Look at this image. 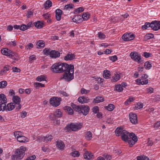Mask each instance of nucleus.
<instances>
[{
    "mask_svg": "<svg viewBox=\"0 0 160 160\" xmlns=\"http://www.w3.org/2000/svg\"><path fill=\"white\" fill-rule=\"evenodd\" d=\"M152 29L157 31L160 29V21H153L151 22Z\"/></svg>",
    "mask_w": 160,
    "mask_h": 160,
    "instance_id": "nucleus-13",
    "label": "nucleus"
},
{
    "mask_svg": "<svg viewBox=\"0 0 160 160\" xmlns=\"http://www.w3.org/2000/svg\"><path fill=\"white\" fill-rule=\"evenodd\" d=\"M27 29V25L24 24H22L20 26V30L21 31H24Z\"/></svg>",
    "mask_w": 160,
    "mask_h": 160,
    "instance_id": "nucleus-57",
    "label": "nucleus"
},
{
    "mask_svg": "<svg viewBox=\"0 0 160 160\" xmlns=\"http://www.w3.org/2000/svg\"><path fill=\"white\" fill-rule=\"evenodd\" d=\"M136 82L137 83H139L142 85L147 84L148 83V79L141 78V79H137L136 80Z\"/></svg>",
    "mask_w": 160,
    "mask_h": 160,
    "instance_id": "nucleus-20",
    "label": "nucleus"
},
{
    "mask_svg": "<svg viewBox=\"0 0 160 160\" xmlns=\"http://www.w3.org/2000/svg\"><path fill=\"white\" fill-rule=\"evenodd\" d=\"M144 66L147 69H150L152 67L151 62L149 61H147L144 64Z\"/></svg>",
    "mask_w": 160,
    "mask_h": 160,
    "instance_id": "nucleus-44",
    "label": "nucleus"
},
{
    "mask_svg": "<svg viewBox=\"0 0 160 160\" xmlns=\"http://www.w3.org/2000/svg\"><path fill=\"white\" fill-rule=\"evenodd\" d=\"M137 160H149V159L146 156H140L137 157Z\"/></svg>",
    "mask_w": 160,
    "mask_h": 160,
    "instance_id": "nucleus-47",
    "label": "nucleus"
},
{
    "mask_svg": "<svg viewBox=\"0 0 160 160\" xmlns=\"http://www.w3.org/2000/svg\"><path fill=\"white\" fill-rule=\"evenodd\" d=\"M115 88L116 91L118 92H121L123 90V88L122 87L121 85L120 84H118L115 86Z\"/></svg>",
    "mask_w": 160,
    "mask_h": 160,
    "instance_id": "nucleus-45",
    "label": "nucleus"
},
{
    "mask_svg": "<svg viewBox=\"0 0 160 160\" xmlns=\"http://www.w3.org/2000/svg\"><path fill=\"white\" fill-rule=\"evenodd\" d=\"M93 156L91 153L89 152L88 151L85 152L84 155V158L87 159H91Z\"/></svg>",
    "mask_w": 160,
    "mask_h": 160,
    "instance_id": "nucleus-27",
    "label": "nucleus"
},
{
    "mask_svg": "<svg viewBox=\"0 0 160 160\" xmlns=\"http://www.w3.org/2000/svg\"><path fill=\"white\" fill-rule=\"evenodd\" d=\"M8 44L10 46L15 47L16 45V42L15 41H10L8 42Z\"/></svg>",
    "mask_w": 160,
    "mask_h": 160,
    "instance_id": "nucleus-60",
    "label": "nucleus"
},
{
    "mask_svg": "<svg viewBox=\"0 0 160 160\" xmlns=\"http://www.w3.org/2000/svg\"><path fill=\"white\" fill-rule=\"evenodd\" d=\"M1 52L2 54L8 57L12 52L7 48H3L1 49Z\"/></svg>",
    "mask_w": 160,
    "mask_h": 160,
    "instance_id": "nucleus-18",
    "label": "nucleus"
},
{
    "mask_svg": "<svg viewBox=\"0 0 160 160\" xmlns=\"http://www.w3.org/2000/svg\"><path fill=\"white\" fill-rule=\"evenodd\" d=\"M73 22H75L77 23H79L82 21V18L81 15H75L74 17L72 19Z\"/></svg>",
    "mask_w": 160,
    "mask_h": 160,
    "instance_id": "nucleus-16",
    "label": "nucleus"
},
{
    "mask_svg": "<svg viewBox=\"0 0 160 160\" xmlns=\"http://www.w3.org/2000/svg\"><path fill=\"white\" fill-rule=\"evenodd\" d=\"M55 17L56 20L58 21H59L61 20V15L62 13V11L59 9H57L55 12Z\"/></svg>",
    "mask_w": 160,
    "mask_h": 160,
    "instance_id": "nucleus-17",
    "label": "nucleus"
},
{
    "mask_svg": "<svg viewBox=\"0 0 160 160\" xmlns=\"http://www.w3.org/2000/svg\"><path fill=\"white\" fill-rule=\"evenodd\" d=\"M36 60V56L34 55H32L30 56L29 58V61L30 62H32L33 61H34Z\"/></svg>",
    "mask_w": 160,
    "mask_h": 160,
    "instance_id": "nucleus-58",
    "label": "nucleus"
},
{
    "mask_svg": "<svg viewBox=\"0 0 160 160\" xmlns=\"http://www.w3.org/2000/svg\"><path fill=\"white\" fill-rule=\"evenodd\" d=\"M56 146L57 147L60 149H62L64 147V143L61 141H57L56 142Z\"/></svg>",
    "mask_w": 160,
    "mask_h": 160,
    "instance_id": "nucleus-32",
    "label": "nucleus"
},
{
    "mask_svg": "<svg viewBox=\"0 0 160 160\" xmlns=\"http://www.w3.org/2000/svg\"><path fill=\"white\" fill-rule=\"evenodd\" d=\"M134 99L132 97H130L124 102V104L126 106L129 105L131 102L134 100Z\"/></svg>",
    "mask_w": 160,
    "mask_h": 160,
    "instance_id": "nucleus-42",
    "label": "nucleus"
},
{
    "mask_svg": "<svg viewBox=\"0 0 160 160\" xmlns=\"http://www.w3.org/2000/svg\"><path fill=\"white\" fill-rule=\"evenodd\" d=\"M37 48L41 49L43 48L45 46L44 42L42 40H39L37 43Z\"/></svg>",
    "mask_w": 160,
    "mask_h": 160,
    "instance_id": "nucleus-26",
    "label": "nucleus"
},
{
    "mask_svg": "<svg viewBox=\"0 0 160 160\" xmlns=\"http://www.w3.org/2000/svg\"><path fill=\"white\" fill-rule=\"evenodd\" d=\"M26 137L22 135L20 137L17 139L18 141L20 142H26Z\"/></svg>",
    "mask_w": 160,
    "mask_h": 160,
    "instance_id": "nucleus-43",
    "label": "nucleus"
},
{
    "mask_svg": "<svg viewBox=\"0 0 160 160\" xmlns=\"http://www.w3.org/2000/svg\"><path fill=\"white\" fill-rule=\"evenodd\" d=\"M135 38L133 34L125 33L122 36V39L125 41H128L133 40Z\"/></svg>",
    "mask_w": 160,
    "mask_h": 160,
    "instance_id": "nucleus-12",
    "label": "nucleus"
},
{
    "mask_svg": "<svg viewBox=\"0 0 160 160\" xmlns=\"http://www.w3.org/2000/svg\"><path fill=\"white\" fill-rule=\"evenodd\" d=\"M92 110V112L95 113H98L99 111L98 107V106L94 107L93 108Z\"/></svg>",
    "mask_w": 160,
    "mask_h": 160,
    "instance_id": "nucleus-59",
    "label": "nucleus"
},
{
    "mask_svg": "<svg viewBox=\"0 0 160 160\" xmlns=\"http://www.w3.org/2000/svg\"><path fill=\"white\" fill-rule=\"evenodd\" d=\"M138 140H137V138H135V139H131V138H128V143L130 147H132V146L134 145L136 142H137Z\"/></svg>",
    "mask_w": 160,
    "mask_h": 160,
    "instance_id": "nucleus-30",
    "label": "nucleus"
},
{
    "mask_svg": "<svg viewBox=\"0 0 160 160\" xmlns=\"http://www.w3.org/2000/svg\"><path fill=\"white\" fill-rule=\"evenodd\" d=\"M120 78V76L118 74H115L112 77V82H115L119 80Z\"/></svg>",
    "mask_w": 160,
    "mask_h": 160,
    "instance_id": "nucleus-33",
    "label": "nucleus"
},
{
    "mask_svg": "<svg viewBox=\"0 0 160 160\" xmlns=\"http://www.w3.org/2000/svg\"><path fill=\"white\" fill-rule=\"evenodd\" d=\"M153 34L151 33H148L144 36V39L145 41H147L149 39L153 38Z\"/></svg>",
    "mask_w": 160,
    "mask_h": 160,
    "instance_id": "nucleus-35",
    "label": "nucleus"
},
{
    "mask_svg": "<svg viewBox=\"0 0 160 160\" xmlns=\"http://www.w3.org/2000/svg\"><path fill=\"white\" fill-rule=\"evenodd\" d=\"M129 138H131V139H135L136 138H137V140H138L137 137L135 135V134L133 133H129Z\"/></svg>",
    "mask_w": 160,
    "mask_h": 160,
    "instance_id": "nucleus-53",
    "label": "nucleus"
},
{
    "mask_svg": "<svg viewBox=\"0 0 160 160\" xmlns=\"http://www.w3.org/2000/svg\"><path fill=\"white\" fill-rule=\"evenodd\" d=\"M103 76L104 78L107 79L110 78L111 74L110 71L107 70H104L103 73Z\"/></svg>",
    "mask_w": 160,
    "mask_h": 160,
    "instance_id": "nucleus-24",
    "label": "nucleus"
},
{
    "mask_svg": "<svg viewBox=\"0 0 160 160\" xmlns=\"http://www.w3.org/2000/svg\"><path fill=\"white\" fill-rule=\"evenodd\" d=\"M12 71L14 72H19L21 71L20 69L16 67H14L12 68Z\"/></svg>",
    "mask_w": 160,
    "mask_h": 160,
    "instance_id": "nucleus-62",
    "label": "nucleus"
},
{
    "mask_svg": "<svg viewBox=\"0 0 160 160\" xmlns=\"http://www.w3.org/2000/svg\"><path fill=\"white\" fill-rule=\"evenodd\" d=\"M85 138L87 140H91L92 138V134L91 132L88 131L85 132Z\"/></svg>",
    "mask_w": 160,
    "mask_h": 160,
    "instance_id": "nucleus-25",
    "label": "nucleus"
},
{
    "mask_svg": "<svg viewBox=\"0 0 160 160\" xmlns=\"http://www.w3.org/2000/svg\"><path fill=\"white\" fill-rule=\"evenodd\" d=\"M9 58H11L12 59L17 61L19 59L18 57L16 55H15L14 53L13 52L11 53V54L10 55H9Z\"/></svg>",
    "mask_w": 160,
    "mask_h": 160,
    "instance_id": "nucleus-46",
    "label": "nucleus"
},
{
    "mask_svg": "<svg viewBox=\"0 0 160 160\" xmlns=\"http://www.w3.org/2000/svg\"><path fill=\"white\" fill-rule=\"evenodd\" d=\"M36 158L35 155H33L27 158L25 160H34Z\"/></svg>",
    "mask_w": 160,
    "mask_h": 160,
    "instance_id": "nucleus-64",
    "label": "nucleus"
},
{
    "mask_svg": "<svg viewBox=\"0 0 160 160\" xmlns=\"http://www.w3.org/2000/svg\"><path fill=\"white\" fill-rule=\"evenodd\" d=\"M34 85L35 87L37 88H42L44 87V84L40 82H35L34 83Z\"/></svg>",
    "mask_w": 160,
    "mask_h": 160,
    "instance_id": "nucleus-51",
    "label": "nucleus"
},
{
    "mask_svg": "<svg viewBox=\"0 0 160 160\" xmlns=\"http://www.w3.org/2000/svg\"><path fill=\"white\" fill-rule=\"evenodd\" d=\"M109 59L112 62H115L118 60V58L116 55H114L109 57Z\"/></svg>",
    "mask_w": 160,
    "mask_h": 160,
    "instance_id": "nucleus-55",
    "label": "nucleus"
},
{
    "mask_svg": "<svg viewBox=\"0 0 160 160\" xmlns=\"http://www.w3.org/2000/svg\"><path fill=\"white\" fill-rule=\"evenodd\" d=\"M7 103V99L5 95L3 93L0 94V111L5 110L6 104Z\"/></svg>",
    "mask_w": 160,
    "mask_h": 160,
    "instance_id": "nucleus-9",
    "label": "nucleus"
},
{
    "mask_svg": "<svg viewBox=\"0 0 160 160\" xmlns=\"http://www.w3.org/2000/svg\"><path fill=\"white\" fill-rule=\"evenodd\" d=\"M82 18L83 19V20H87L88 18H89L90 17V14H89L87 12H84L83 13V14L81 15Z\"/></svg>",
    "mask_w": 160,
    "mask_h": 160,
    "instance_id": "nucleus-36",
    "label": "nucleus"
},
{
    "mask_svg": "<svg viewBox=\"0 0 160 160\" xmlns=\"http://www.w3.org/2000/svg\"><path fill=\"white\" fill-rule=\"evenodd\" d=\"M26 150V148L24 146H21L20 148L17 149L15 151L16 154L12 156V160L22 159L24 155L25 151Z\"/></svg>",
    "mask_w": 160,
    "mask_h": 160,
    "instance_id": "nucleus-7",
    "label": "nucleus"
},
{
    "mask_svg": "<svg viewBox=\"0 0 160 160\" xmlns=\"http://www.w3.org/2000/svg\"><path fill=\"white\" fill-rule=\"evenodd\" d=\"M98 37L100 39L105 38L106 37L105 35L101 32H98Z\"/></svg>",
    "mask_w": 160,
    "mask_h": 160,
    "instance_id": "nucleus-54",
    "label": "nucleus"
},
{
    "mask_svg": "<svg viewBox=\"0 0 160 160\" xmlns=\"http://www.w3.org/2000/svg\"><path fill=\"white\" fill-rule=\"evenodd\" d=\"M69 66V65L66 63L57 62L52 65L51 70L54 73H62L64 72Z\"/></svg>",
    "mask_w": 160,
    "mask_h": 160,
    "instance_id": "nucleus-1",
    "label": "nucleus"
},
{
    "mask_svg": "<svg viewBox=\"0 0 160 160\" xmlns=\"http://www.w3.org/2000/svg\"><path fill=\"white\" fill-rule=\"evenodd\" d=\"M151 27L152 28L151 22V23L148 22H146L145 23L144 25L142 26V29L143 30H146L148 28Z\"/></svg>",
    "mask_w": 160,
    "mask_h": 160,
    "instance_id": "nucleus-37",
    "label": "nucleus"
},
{
    "mask_svg": "<svg viewBox=\"0 0 160 160\" xmlns=\"http://www.w3.org/2000/svg\"><path fill=\"white\" fill-rule=\"evenodd\" d=\"M71 106L73 109L79 113H82L84 115H87L89 111V108L87 105H77L76 104H72Z\"/></svg>",
    "mask_w": 160,
    "mask_h": 160,
    "instance_id": "nucleus-4",
    "label": "nucleus"
},
{
    "mask_svg": "<svg viewBox=\"0 0 160 160\" xmlns=\"http://www.w3.org/2000/svg\"><path fill=\"white\" fill-rule=\"evenodd\" d=\"M115 133L118 136H120L123 141L125 142L128 141L129 132L124 129L122 127L117 128L115 130Z\"/></svg>",
    "mask_w": 160,
    "mask_h": 160,
    "instance_id": "nucleus-3",
    "label": "nucleus"
},
{
    "mask_svg": "<svg viewBox=\"0 0 160 160\" xmlns=\"http://www.w3.org/2000/svg\"><path fill=\"white\" fill-rule=\"evenodd\" d=\"M74 7V6L72 4H68L65 6L63 9L64 10H69L70 9L73 8Z\"/></svg>",
    "mask_w": 160,
    "mask_h": 160,
    "instance_id": "nucleus-38",
    "label": "nucleus"
},
{
    "mask_svg": "<svg viewBox=\"0 0 160 160\" xmlns=\"http://www.w3.org/2000/svg\"><path fill=\"white\" fill-rule=\"evenodd\" d=\"M129 120L133 124H136L138 123V118L135 113L131 112L129 114Z\"/></svg>",
    "mask_w": 160,
    "mask_h": 160,
    "instance_id": "nucleus-11",
    "label": "nucleus"
},
{
    "mask_svg": "<svg viewBox=\"0 0 160 160\" xmlns=\"http://www.w3.org/2000/svg\"><path fill=\"white\" fill-rule=\"evenodd\" d=\"M50 52L49 49L48 48H45L43 50V52L44 54L46 55H48L50 56Z\"/></svg>",
    "mask_w": 160,
    "mask_h": 160,
    "instance_id": "nucleus-56",
    "label": "nucleus"
},
{
    "mask_svg": "<svg viewBox=\"0 0 160 160\" xmlns=\"http://www.w3.org/2000/svg\"><path fill=\"white\" fill-rule=\"evenodd\" d=\"M82 127V124L80 123H68L64 129L67 132H76L81 129Z\"/></svg>",
    "mask_w": 160,
    "mask_h": 160,
    "instance_id": "nucleus-5",
    "label": "nucleus"
},
{
    "mask_svg": "<svg viewBox=\"0 0 160 160\" xmlns=\"http://www.w3.org/2000/svg\"><path fill=\"white\" fill-rule=\"evenodd\" d=\"M114 108V105L112 104H109L108 106L105 107V109L110 111H112Z\"/></svg>",
    "mask_w": 160,
    "mask_h": 160,
    "instance_id": "nucleus-40",
    "label": "nucleus"
},
{
    "mask_svg": "<svg viewBox=\"0 0 160 160\" xmlns=\"http://www.w3.org/2000/svg\"><path fill=\"white\" fill-rule=\"evenodd\" d=\"M129 56L132 60L138 63L143 61L141 55L136 52H132L130 53Z\"/></svg>",
    "mask_w": 160,
    "mask_h": 160,
    "instance_id": "nucleus-8",
    "label": "nucleus"
},
{
    "mask_svg": "<svg viewBox=\"0 0 160 160\" xmlns=\"http://www.w3.org/2000/svg\"><path fill=\"white\" fill-rule=\"evenodd\" d=\"M52 138L53 136L51 135H47L45 137H44L43 138V141L46 142L48 141H51Z\"/></svg>",
    "mask_w": 160,
    "mask_h": 160,
    "instance_id": "nucleus-29",
    "label": "nucleus"
},
{
    "mask_svg": "<svg viewBox=\"0 0 160 160\" xmlns=\"http://www.w3.org/2000/svg\"><path fill=\"white\" fill-rule=\"evenodd\" d=\"M7 85V82L5 81L0 82V88H3Z\"/></svg>",
    "mask_w": 160,
    "mask_h": 160,
    "instance_id": "nucleus-52",
    "label": "nucleus"
},
{
    "mask_svg": "<svg viewBox=\"0 0 160 160\" xmlns=\"http://www.w3.org/2000/svg\"><path fill=\"white\" fill-rule=\"evenodd\" d=\"M78 102L81 103H87L90 102L89 98L86 96H82L78 98Z\"/></svg>",
    "mask_w": 160,
    "mask_h": 160,
    "instance_id": "nucleus-14",
    "label": "nucleus"
},
{
    "mask_svg": "<svg viewBox=\"0 0 160 160\" xmlns=\"http://www.w3.org/2000/svg\"><path fill=\"white\" fill-rule=\"evenodd\" d=\"M75 56L74 54L71 53L67 54V55L64 58V59L65 60H72L74 59Z\"/></svg>",
    "mask_w": 160,
    "mask_h": 160,
    "instance_id": "nucleus-23",
    "label": "nucleus"
},
{
    "mask_svg": "<svg viewBox=\"0 0 160 160\" xmlns=\"http://www.w3.org/2000/svg\"><path fill=\"white\" fill-rule=\"evenodd\" d=\"M12 101L14 103V104H19L21 102V99L20 98L17 96H14L12 98Z\"/></svg>",
    "mask_w": 160,
    "mask_h": 160,
    "instance_id": "nucleus-22",
    "label": "nucleus"
},
{
    "mask_svg": "<svg viewBox=\"0 0 160 160\" xmlns=\"http://www.w3.org/2000/svg\"><path fill=\"white\" fill-rule=\"evenodd\" d=\"M84 11V8L83 7H79L75 9L74 11V13L75 14L79 13Z\"/></svg>",
    "mask_w": 160,
    "mask_h": 160,
    "instance_id": "nucleus-49",
    "label": "nucleus"
},
{
    "mask_svg": "<svg viewBox=\"0 0 160 160\" xmlns=\"http://www.w3.org/2000/svg\"><path fill=\"white\" fill-rule=\"evenodd\" d=\"M62 116V112L59 109H57L54 112L53 114H51L49 116V118L54 121V125H59L60 124V120L58 119V118H60Z\"/></svg>",
    "mask_w": 160,
    "mask_h": 160,
    "instance_id": "nucleus-6",
    "label": "nucleus"
},
{
    "mask_svg": "<svg viewBox=\"0 0 160 160\" xmlns=\"http://www.w3.org/2000/svg\"><path fill=\"white\" fill-rule=\"evenodd\" d=\"M66 108L69 114L72 115L73 114V110L71 107H68Z\"/></svg>",
    "mask_w": 160,
    "mask_h": 160,
    "instance_id": "nucleus-61",
    "label": "nucleus"
},
{
    "mask_svg": "<svg viewBox=\"0 0 160 160\" xmlns=\"http://www.w3.org/2000/svg\"><path fill=\"white\" fill-rule=\"evenodd\" d=\"M52 5V3L50 0L46 1L44 4V6L46 9H47Z\"/></svg>",
    "mask_w": 160,
    "mask_h": 160,
    "instance_id": "nucleus-28",
    "label": "nucleus"
},
{
    "mask_svg": "<svg viewBox=\"0 0 160 160\" xmlns=\"http://www.w3.org/2000/svg\"><path fill=\"white\" fill-rule=\"evenodd\" d=\"M71 154L74 157H78L80 155L79 152L77 151H75L72 152L71 153Z\"/></svg>",
    "mask_w": 160,
    "mask_h": 160,
    "instance_id": "nucleus-50",
    "label": "nucleus"
},
{
    "mask_svg": "<svg viewBox=\"0 0 160 160\" xmlns=\"http://www.w3.org/2000/svg\"><path fill=\"white\" fill-rule=\"evenodd\" d=\"M27 115V112L25 111H23L20 113L21 117L22 118H25Z\"/></svg>",
    "mask_w": 160,
    "mask_h": 160,
    "instance_id": "nucleus-63",
    "label": "nucleus"
},
{
    "mask_svg": "<svg viewBox=\"0 0 160 160\" xmlns=\"http://www.w3.org/2000/svg\"><path fill=\"white\" fill-rule=\"evenodd\" d=\"M103 98L101 96H97L93 100L95 103H98L103 101Z\"/></svg>",
    "mask_w": 160,
    "mask_h": 160,
    "instance_id": "nucleus-31",
    "label": "nucleus"
},
{
    "mask_svg": "<svg viewBox=\"0 0 160 160\" xmlns=\"http://www.w3.org/2000/svg\"><path fill=\"white\" fill-rule=\"evenodd\" d=\"M36 80L39 82H41L42 81L46 80L45 76L43 75H42L37 77L36 78Z\"/></svg>",
    "mask_w": 160,
    "mask_h": 160,
    "instance_id": "nucleus-48",
    "label": "nucleus"
},
{
    "mask_svg": "<svg viewBox=\"0 0 160 160\" xmlns=\"http://www.w3.org/2000/svg\"><path fill=\"white\" fill-rule=\"evenodd\" d=\"M50 57L52 58H56L60 56V53L57 51L52 50L50 52Z\"/></svg>",
    "mask_w": 160,
    "mask_h": 160,
    "instance_id": "nucleus-15",
    "label": "nucleus"
},
{
    "mask_svg": "<svg viewBox=\"0 0 160 160\" xmlns=\"http://www.w3.org/2000/svg\"><path fill=\"white\" fill-rule=\"evenodd\" d=\"M34 26L37 28L40 29L43 27L44 23L42 21H38L34 22Z\"/></svg>",
    "mask_w": 160,
    "mask_h": 160,
    "instance_id": "nucleus-21",
    "label": "nucleus"
},
{
    "mask_svg": "<svg viewBox=\"0 0 160 160\" xmlns=\"http://www.w3.org/2000/svg\"><path fill=\"white\" fill-rule=\"evenodd\" d=\"M143 105L141 102H138L135 106L134 108L135 110H138L143 108Z\"/></svg>",
    "mask_w": 160,
    "mask_h": 160,
    "instance_id": "nucleus-39",
    "label": "nucleus"
},
{
    "mask_svg": "<svg viewBox=\"0 0 160 160\" xmlns=\"http://www.w3.org/2000/svg\"><path fill=\"white\" fill-rule=\"evenodd\" d=\"M61 100V98L53 97L50 99L49 102L52 106L57 107L60 105Z\"/></svg>",
    "mask_w": 160,
    "mask_h": 160,
    "instance_id": "nucleus-10",
    "label": "nucleus"
},
{
    "mask_svg": "<svg viewBox=\"0 0 160 160\" xmlns=\"http://www.w3.org/2000/svg\"><path fill=\"white\" fill-rule=\"evenodd\" d=\"M10 68V67L9 65H7L5 66L3 68L1 71L0 74L2 75L4 73H6L7 71H8L9 68Z\"/></svg>",
    "mask_w": 160,
    "mask_h": 160,
    "instance_id": "nucleus-34",
    "label": "nucleus"
},
{
    "mask_svg": "<svg viewBox=\"0 0 160 160\" xmlns=\"http://www.w3.org/2000/svg\"><path fill=\"white\" fill-rule=\"evenodd\" d=\"M74 67L73 65L70 64L69 67L66 69L63 73L62 77L60 78V80L63 79L65 81L69 82L73 79L74 76L73 75Z\"/></svg>",
    "mask_w": 160,
    "mask_h": 160,
    "instance_id": "nucleus-2",
    "label": "nucleus"
},
{
    "mask_svg": "<svg viewBox=\"0 0 160 160\" xmlns=\"http://www.w3.org/2000/svg\"><path fill=\"white\" fill-rule=\"evenodd\" d=\"M15 105L13 103H8L5 105V110L10 111L12 110L15 108Z\"/></svg>",
    "mask_w": 160,
    "mask_h": 160,
    "instance_id": "nucleus-19",
    "label": "nucleus"
},
{
    "mask_svg": "<svg viewBox=\"0 0 160 160\" xmlns=\"http://www.w3.org/2000/svg\"><path fill=\"white\" fill-rule=\"evenodd\" d=\"M14 134L15 137L17 138V139H18V138H19L20 137L23 135L22 133L19 131H16L14 132Z\"/></svg>",
    "mask_w": 160,
    "mask_h": 160,
    "instance_id": "nucleus-41",
    "label": "nucleus"
}]
</instances>
